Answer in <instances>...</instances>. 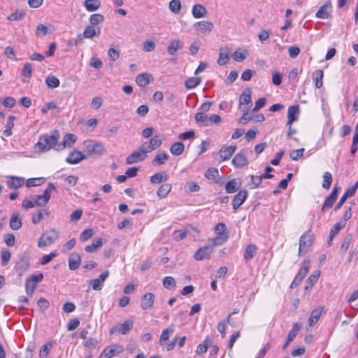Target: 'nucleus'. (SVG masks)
Segmentation results:
<instances>
[{
	"label": "nucleus",
	"instance_id": "obj_1",
	"mask_svg": "<svg viewBox=\"0 0 358 358\" xmlns=\"http://www.w3.org/2000/svg\"><path fill=\"white\" fill-rule=\"evenodd\" d=\"M59 136V132L57 130H55L51 135H43L39 138V141L35 145V147L38 148L41 152H44L51 149L57 151Z\"/></svg>",
	"mask_w": 358,
	"mask_h": 358
},
{
	"label": "nucleus",
	"instance_id": "obj_2",
	"mask_svg": "<svg viewBox=\"0 0 358 358\" xmlns=\"http://www.w3.org/2000/svg\"><path fill=\"white\" fill-rule=\"evenodd\" d=\"M59 237L57 230L52 229L44 232L38 241L39 248H44L53 244Z\"/></svg>",
	"mask_w": 358,
	"mask_h": 358
},
{
	"label": "nucleus",
	"instance_id": "obj_3",
	"mask_svg": "<svg viewBox=\"0 0 358 358\" xmlns=\"http://www.w3.org/2000/svg\"><path fill=\"white\" fill-rule=\"evenodd\" d=\"M83 146L89 155H101L106 152V148L101 143L94 140H86L83 142Z\"/></svg>",
	"mask_w": 358,
	"mask_h": 358
},
{
	"label": "nucleus",
	"instance_id": "obj_4",
	"mask_svg": "<svg viewBox=\"0 0 358 358\" xmlns=\"http://www.w3.org/2000/svg\"><path fill=\"white\" fill-rule=\"evenodd\" d=\"M313 243V234L311 231H306L299 239V256L304 255L308 252Z\"/></svg>",
	"mask_w": 358,
	"mask_h": 358
},
{
	"label": "nucleus",
	"instance_id": "obj_5",
	"mask_svg": "<svg viewBox=\"0 0 358 358\" xmlns=\"http://www.w3.org/2000/svg\"><path fill=\"white\" fill-rule=\"evenodd\" d=\"M148 153V152L141 144L137 150H134L131 154L127 156L126 158V164L130 165L142 162L147 158Z\"/></svg>",
	"mask_w": 358,
	"mask_h": 358
},
{
	"label": "nucleus",
	"instance_id": "obj_6",
	"mask_svg": "<svg viewBox=\"0 0 358 358\" xmlns=\"http://www.w3.org/2000/svg\"><path fill=\"white\" fill-rule=\"evenodd\" d=\"M194 29L203 34H209L214 28V24L210 21H199L194 24Z\"/></svg>",
	"mask_w": 358,
	"mask_h": 358
},
{
	"label": "nucleus",
	"instance_id": "obj_7",
	"mask_svg": "<svg viewBox=\"0 0 358 358\" xmlns=\"http://www.w3.org/2000/svg\"><path fill=\"white\" fill-rule=\"evenodd\" d=\"M213 252V246L206 245L198 249L194 253V257L198 261L209 259Z\"/></svg>",
	"mask_w": 358,
	"mask_h": 358
},
{
	"label": "nucleus",
	"instance_id": "obj_8",
	"mask_svg": "<svg viewBox=\"0 0 358 358\" xmlns=\"http://www.w3.org/2000/svg\"><path fill=\"white\" fill-rule=\"evenodd\" d=\"M109 275L108 271H105L101 273L96 279L90 281V285L94 290H101L103 287L104 281Z\"/></svg>",
	"mask_w": 358,
	"mask_h": 358
},
{
	"label": "nucleus",
	"instance_id": "obj_9",
	"mask_svg": "<svg viewBox=\"0 0 358 358\" xmlns=\"http://www.w3.org/2000/svg\"><path fill=\"white\" fill-rule=\"evenodd\" d=\"M338 190L339 188L335 187L333 189L331 193L325 199L321 209L322 212H324L325 210H328L329 208L333 206L334 203H335L337 199Z\"/></svg>",
	"mask_w": 358,
	"mask_h": 358
},
{
	"label": "nucleus",
	"instance_id": "obj_10",
	"mask_svg": "<svg viewBox=\"0 0 358 358\" xmlns=\"http://www.w3.org/2000/svg\"><path fill=\"white\" fill-rule=\"evenodd\" d=\"M232 164L236 168H241L248 164L246 151L242 150L237 153L232 159Z\"/></svg>",
	"mask_w": 358,
	"mask_h": 358
},
{
	"label": "nucleus",
	"instance_id": "obj_11",
	"mask_svg": "<svg viewBox=\"0 0 358 358\" xmlns=\"http://www.w3.org/2000/svg\"><path fill=\"white\" fill-rule=\"evenodd\" d=\"M87 159V156L83 155L80 151L73 150L66 159V162L70 164H76L82 160Z\"/></svg>",
	"mask_w": 358,
	"mask_h": 358
},
{
	"label": "nucleus",
	"instance_id": "obj_12",
	"mask_svg": "<svg viewBox=\"0 0 358 358\" xmlns=\"http://www.w3.org/2000/svg\"><path fill=\"white\" fill-rule=\"evenodd\" d=\"M76 136L73 134H66L63 138L62 142L57 145V151L63 150L65 148H71L76 141Z\"/></svg>",
	"mask_w": 358,
	"mask_h": 358
},
{
	"label": "nucleus",
	"instance_id": "obj_13",
	"mask_svg": "<svg viewBox=\"0 0 358 358\" xmlns=\"http://www.w3.org/2000/svg\"><path fill=\"white\" fill-rule=\"evenodd\" d=\"M162 144V139L159 136H155L149 141H145L142 145L144 148L149 152L159 148Z\"/></svg>",
	"mask_w": 358,
	"mask_h": 358
},
{
	"label": "nucleus",
	"instance_id": "obj_14",
	"mask_svg": "<svg viewBox=\"0 0 358 358\" xmlns=\"http://www.w3.org/2000/svg\"><path fill=\"white\" fill-rule=\"evenodd\" d=\"M248 196L246 190H240L234 197L232 201L233 209L236 210L244 203Z\"/></svg>",
	"mask_w": 358,
	"mask_h": 358
},
{
	"label": "nucleus",
	"instance_id": "obj_15",
	"mask_svg": "<svg viewBox=\"0 0 358 358\" xmlns=\"http://www.w3.org/2000/svg\"><path fill=\"white\" fill-rule=\"evenodd\" d=\"M25 182V179L22 177L10 176L8 177L6 182L9 189H15L22 187Z\"/></svg>",
	"mask_w": 358,
	"mask_h": 358
},
{
	"label": "nucleus",
	"instance_id": "obj_16",
	"mask_svg": "<svg viewBox=\"0 0 358 358\" xmlns=\"http://www.w3.org/2000/svg\"><path fill=\"white\" fill-rule=\"evenodd\" d=\"M299 115V105H293L289 107L287 113V125H291L294 121L297 120Z\"/></svg>",
	"mask_w": 358,
	"mask_h": 358
},
{
	"label": "nucleus",
	"instance_id": "obj_17",
	"mask_svg": "<svg viewBox=\"0 0 358 358\" xmlns=\"http://www.w3.org/2000/svg\"><path fill=\"white\" fill-rule=\"evenodd\" d=\"M230 55L231 51L228 47L225 46L220 48L217 64L220 66L227 64L229 61Z\"/></svg>",
	"mask_w": 358,
	"mask_h": 358
},
{
	"label": "nucleus",
	"instance_id": "obj_18",
	"mask_svg": "<svg viewBox=\"0 0 358 358\" xmlns=\"http://www.w3.org/2000/svg\"><path fill=\"white\" fill-rule=\"evenodd\" d=\"M69 267L70 270L78 269L81 263V257L77 252H72L69 257Z\"/></svg>",
	"mask_w": 358,
	"mask_h": 358
},
{
	"label": "nucleus",
	"instance_id": "obj_19",
	"mask_svg": "<svg viewBox=\"0 0 358 358\" xmlns=\"http://www.w3.org/2000/svg\"><path fill=\"white\" fill-rule=\"evenodd\" d=\"M236 150V145L224 146L220 150V157L222 161L228 160Z\"/></svg>",
	"mask_w": 358,
	"mask_h": 358
},
{
	"label": "nucleus",
	"instance_id": "obj_20",
	"mask_svg": "<svg viewBox=\"0 0 358 358\" xmlns=\"http://www.w3.org/2000/svg\"><path fill=\"white\" fill-rule=\"evenodd\" d=\"M123 352V347L121 345H115L113 348L108 350L105 348L99 358H111L116 354L118 355Z\"/></svg>",
	"mask_w": 358,
	"mask_h": 358
},
{
	"label": "nucleus",
	"instance_id": "obj_21",
	"mask_svg": "<svg viewBox=\"0 0 358 358\" xmlns=\"http://www.w3.org/2000/svg\"><path fill=\"white\" fill-rule=\"evenodd\" d=\"M101 29L99 27L88 25L85 27L83 31V36L86 38H92L94 36L100 35Z\"/></svg>",
	"mask_w": 358,
	"mask_h": 358
},
{
	"label": "nucleus",
	"instance_id": "obj_22",
	"mask_svg": "<svg viewBox=\"0 0 358 358\" xmlns=\"http://www.w3.org/2000/svg\"><path fill=\"white\" fill-rule=\"evenodd\" d=\"M155 295L152 293L148 292L145 294L141 299V308L143 310H147L152 307L154 303Z\"/></svg>",
	"mask_w": 358,
	"mask_h": 358
},
{
	"label": "nucleus",
	"instance_id": "obj_23",
	"mask_svg": "<svg viewBox=\"0 0 358 358\" xmlns=\"http://www.w3.org/2000/svg\"><path fill=\"white\" fill-rule=\"evenodd\" d=\"M331 4L329 1L325 3L317 11L315 16L320 19H327L330 16Z\"/></svg>",
	"mask_w": 358,
	"mask_h": 358
},
{
	"label": "nucleus",
	"instance_id": "obj_24",
	"mask_svg": "<svg viewBox=\"0 0 358 358\" xmlns=\"http://www.w3.org/2000/svg\"><path fill=\"white\" fill-rule=\"evenodd\" d=\"M22 218L20 217L19 213L14 212L12 213L10 220V227L13 230H18L22 227Z\"/></svg>",
	"mask_w": 358,
	"mask_h": 358
},
{
	"label": "nucleus",
	"instance_id": "obj_25",
	"mask_svg": "<svg viewBox=\"0 0 358 358\" xmlns=\"http://www.w3.org/2000/svg\"><path fill=\"white\" fill-rule=\"evenodd\" d=\"M323 311V307L319 306L315 308L310 313V317L308 319V324L309 326H313L316 324L320 317H321Z\"/></svg>",
	"mask_w": 358,
	"mask_h": 358
},
{
	"label": "nucleus",
	"instance_id": "obj_26",
	"mask_svg": "<svg viewBox=\"0 0 358 358\" xmlns=\"http://www.w3.org/2000/svg\"><path fill=\"white\" fill-rule=\"evenodd\" d=\"M252 91L250 88L244 90L239 98V108H241L242 105H248L252 103L251 98Z\"/></svg>",
	"mask_w": 358,
	"mask_h": 358
},
{
	"label": "nucleus",
	"instance_id": "obj_27",
	"mask_svg": "<svg viewBox=\"0 0 358 358\" xmlns=\"http://www.w3.org/2000/svg\"><path fill=\"white\" fill-rule=\"evenodd\" d=\"M152 80V77L149 73H141L136 76V83L140 87L147 86Z\"/></svg>",
	"mask_w": 358,
	"mask_h": 358
},
{
	"label": "nucleus",
	"instance_id": "obj_28",
	"mask_svg": "<svg viewBox=\"0 0 358 358\" xmlns=\"http://www.w3.org/2000/svg\"><path fill=\"white\" fill-rule=\"evenodd\" d=\"M43 275L42 273H38L36 275H32L29 276L25 282V289L27 294H29V286L31 283H34L36 285L38 282H40L43 280Z\"/></svg>",
	"mask_w": 358,
	"mask_h": 358
},
{
	"label": "nucleus",
	"instance_id": "obj_29",
	"mask_svg": "<svg viewBox=\"0 0 358 358\" xmlns=\"http://www.w3.org/2000/svg\"><path fill=\"white\" fill-rule=\"evenodd\" d=\"M263 178H268V165L266 166V167L264 168V172L261 176H251V181L253 185V188L259 187Z\"/></svg>",
	"mask_w": 358,
	"mask_h": 358
},
{
	"label": "nucleus",
	"instance_id": "obj_30",
	"mask_svg": "<svg viewBox=\"0 0 358 358\" xmlns=\"http://www.w3.org/2000/svg\"><path fill=\"white\" fill-rule=\"evenodd\" d=\"M174 333L173 324L169 325L166 329L163 330L159 338V343L163 345L169 341L170 336Z\"/></svg>",
	"mask_w": 358,
	"mask_h": 358
},
{
	"label": "nucleus",
	"instance_id": "obj_31",
	"mask_svg": "<svg viewBox=\"0 0 358 358\" xmlns=\"http://www.w3.org/2000/svg\"><path fill=\"white\" fill-rule=\"evenodd\" d=\"M182 48V43L179 40H172L167 47V52L170 55H174L176 52Z\"/></svg>",
	"mask_w": 358,
	"mask_h": 358
},
{
	"label": "nucleus",
	"instance_id": "obj_32",
	"mask_svg": "<svg viewBox=\"0 0 358 358\" xmlns=\"http://www.w3.org/2000/svg\"><path fill=\"white\" fill-rule=\"evenodd\" d=\"M172 188L171 184H162L157 191V195L159 199H164L167 196Z\"/></svg>",
	"mask_w": 358,
	"mask_h": 358
},
{
	"label": "nucleus",
	"instance_id": "obj_33",
	"mask_svg": "<svg viewBox=\"0 0 358 358\" xmlns=\"http://www.w3.org/2000/svg\"><path fill=\"white\" fill-rule=\"evenodd\" d=\"M257 248L254 244H249L246 246L244 252V259L246 261L252 259L257 254Z\"/></svg>",
	"mask_w": 358,
	"mask_h": 358
},
{
	"label": "nucleus",
	"instance_id": "obj_34",
	"mask_svg": "<svg viewBox=\"0 0 358 358\" xmlns=\"http://www.w3.org/2000/svg\"><path fill=\"white\" fill-rule=\"evenodd\" d=\"M192 15L195 18H201L206 16L207 10L202 5L196 4L192 8Z\"/></svg>",
	"mask_w": 358,
	"mask_h": 358
},
{
	"label": "nucleus",
	"instance_id": "obj_35",
	"mask_svg": "<svg viewBox=\"0 0 358 358\" xmlns=\"http://www.w3.org/2000/svg\"><path fill=\"white\" fill-rule=\"evenodd\" d=\"M185 150V145L181 142L173 143L170 148L171 153L174 156H179L182 154Z\"/></svg>",
	"mask_w": 358,
	"mask_h": 358
},
{
	"label": "nucleus",
	"instance_id": "obj_36",
	"mask_svg": "<svg viewBox=\"0 0 358 358\" xmlns=\"http://www.w3.org/2000/svg\"><path fill=\"white\" fill-rule=\"evenodd\" d=\"M15 120V117L13 115H10L6 122V129L3 131V135L6 137H9L13 134L12 129L14 127V120Z\"/></svg>",
	"mask_w": 358,
	"mask_h": 358
},
{
	"label": "nucleus",
	"instance_id": "obj_37",
	"mask_svg": "<svg viewBox=\"0 0 358 358\" xmlns=\"http://www.w3.org/2000/svg\"><path fill=\"white\" fill-rule=\"evenodd\" d=\"M103 245V240L101 238H95L91 245H87L85 248V250L87 252H94L99 248H101Z\"/></svg>",
	"mask_w": 358,
	"mask_h": 358
},
{
	"label": "nucleus",
	"instance_id": "obj_38",
	"mask_svg": "<svg viewBox=\"0 0 358 358\" xmlns=\"http://www.w3.org/2000/svg\"><path fill=\"white\" fill-rule=\"evenodd\" d=\"M323 76H324L323 71L321 69H317L313 72V78L315 82V85L317 88H320L322 87Z\"/></svg>",
	"mask_w": 358,
	"mask_h": 358
},
{
	"label": "nucleus",
	"instance_id": "obj_39",
	"mask_svg": "<svg viewBox=\"0 0 358 358\" xmlns=\"http://www.w3.org/2000/svg\"><path fill=\"white\" fill-rule=\"evenodd\" d=\"M310 264V259H306L303 261V265L301 267V268L299 269L296 275L303 280L309 271Z\"/></svg>",
	"mask_w": 358,
	"mask_h": 358
},
{
	"label": "nucleus",
	"instance_id": "obj_40",
	"mask_svg": "<svg viewBox=\"0 0 358 358\" xmlns=\"http://www.w3.org/2000/svg\"><path fill=\"white\" fill-rule=\"evenodd\" d=\"M167 178L168 176L166 173L159 172L152 175L150 178V181L152 184H159L162 181H166Z\"/></svg>",
	"mask_w": 358,
	"mask_h": 358
},
{
	"label": "nucleus",
	"instance_id": "obj_41",
	"mask_svg": "<svg viewBox=\"0 0 358 358\" xmlns=\"http://www.w3.org/2000/svg\"><path fill=\"white\" fill-rule=\"evenodd\" d=\"M239 187L240 185L236 179L230 180L225 185L226 192L229 194L236 192Z\"/></svg>",
	"mask_w": 358,
	"mask_h": 358
},
{
	"label": "nucleus",
	"instance_id": "obj_42",
	"mask_svg": "<svg viewBox=\"0 0 358 358\" xmlns=\"http://www.w3.org/2000/svg\"><path fill=\"white\" fill-rule=\"evenodd\" d=\"M228 238V235H217L211 239L212 244L208 246H213V250H214L215 246L224 244L227 241Z\"/></svg>",
	"mask_w": 358,
	"mask_h": 358
},
{
	"label": "nucleus",
	"instance_id": "obj_43",
	"mask_svg": "<svg viewBox=\"0 0 358 358\" xmlns=\"http://www.w3.org/2000/svg\"><path fill=\"white\" fill-rule=\"evenodd\" d=\"M169 159V155L164 152L158 154L155 156V157L153 159L152 163L154 166H159L162 165L166 163V162Z\"/></svg>",
	"mask_w": 358,
	"mask_h": 358
},
{
	"label": "nucleus",
	"instance_id": "obj_44",
	"mask_svg": "<svg viewBox=\"0 0 358 358\" xmlns=\"http://www.w3.org/2000/svg\"><path fill=\"white\" fill-rule=\"evenodd\" d=\"M201 82V79L199 77H191L189 78L185 83V86L187 89H194L198 86Z\"/></svg>",
	"mask_w": 358,
	"mask_h": 358
},
{
	"label": "nucleus",
	"instance_id": "obj_45",
	"mask_svg": "<svg viewBox=\"0 0 358 358\" xmlns=\"http://www.w3.org/2000/svg\"><path fill=\"white\" fill-rule=\"evenodd\" d=\"M231 315H229L227 320L220 321L217 324V331L221 334L222 337L224 338L226 335V326L227 324H230Z\"/></svg>",
	"mask_w": 358,
	"mask_h": 358
},
{
	"label": "nucleus",
	"instance_id": "obj_46",
	"mask_svg": "<svg viewBox=\"0 0 358 358\" xmlns=\"http://www.w3.org/2000/svg\"><path fill=\"white\" fill-rule=\"evenodd\" d=\"M11 257L10 252L8 249L3 248L1 251V265L2 266H6L8 262H10Z\"/></svg>",
	"mask_w": 358,
	"mask_h": 358
},
{
	"label": "nucleus",
	"instance_id": "obj_47",
	"mask_svg": "<svg viewBox=\"0 0 358 358\" xmlns=\"http://www.w3.org/2000/svg\"><path fill=\"white\" fill-rule=\"evenodd\" d=\"M45 83L50 88H56L59 86L60 81L57 77L50 76L45 78Z\"/></svg>",
	"mask_w": 358,
	"mask_h": 358
},
{
	"label": "nucleus",
	"instance_id": "obj_48",
	"mask_svg": "<svg viewBox=\"0 0 358 358\" xmlns=\"http://www.w3.org/2000/svg\"><path fill=\"white\" fill-rule=\"evenodd\" d=\"M134 323L131 320L124 321L120 327H119L120 332L122 334H127L132 328Z\"/></svg>",
	"mask_w": 358,
	"mask_h": 358
},
{
	"label": "nucleus",
	"instance_id": "obj_49",
	"mask_svg": "<svg viewBox=\"0 0 358 358\" xmlns=\"http://www.w3.org/2000/svg\"><path fill=\"white\" fill-rule=\"evenodd\" d=\"M25 13L22 10H17L7 17V20L10 21H18L24 17Z\"/></svg>",
	"mask_w": 358,
	"mask_h": 358
},
{
	"label": "nucleus",
	"instance_id": "obj_50",
	"mask_svg": "<svg viewBox=\"0 0 358 358\" xmlns=\"http://www.w3.org/2000/svg\"><path fill=\"white\" fill-rule=\"evenodd\" d=\"M332 182V176L329 172H325L323 175L322 187L329 189Z\"/></svg>",
	"mask_w": 358,
	"mask_h": 358
},
{
	"label": "nucleus",
	"instance_id": "obj_51",
	"mask_svg": "<svg viewBox=\"0 0 358 358\" xmlns=\"http://www.w3.org/2000/svg\"><path fill=\"white\" fill-rule=\"evenodd\" d=\"M300 328H301V325L299 324L294 323L293 324L292 329L290 330V331L288 334L287 338H288L289 341H292L294 339V338L298 334V333L300 330Z\"/></svg>",
	"mask_w": 358,
	"mask_h": 358
},
{
	"label": "nucleus",
	"instance_id": "obj_52",
	"mask_svg": "<svg viewBox=\"0 0 358 358\" xmlns=\"http://www.w3.org/2000/svg\"><path fill=\"white\" fill-rule=\"evenodd\" d=\"M100 5V1H84V6L89 12L96 10Z\"/></svg>",
	"mask_w": 358,
	"mask_h": 358
},
{
	"label": "nucleus",
	"instance_id": "obj_53",
	"mask_svg": "<svg viewBox=\"0 0 358 358\" xmlns=\"http://www.w3.org/2000/svg\"><path fill=\"white\" fill-rule=\"evenodd\" d=\"M104 20V17L101 14L96 13L91 15L90 17V22L91 25L96 26L98 24L102 22Z\"/></svg>",
	"mask_w": 358,
	"mask_h": 358
},
{
	"label": "nucleus",
	"instance_id": "obj_54",
	"mask_svg": "<svg viewBox=\"0 0 358 358\" xmlns=\"http://www.w3.org/2000/svg\"><path fill=\"white\" fill-rule=\"evenodd\" d=\"M21 74L25 78H30L32 75V64L26 63L22 67Z\"/></svg>",
	"mask_w": 358,
	"mask_h": 358
},
{
	"label": "nucleus",
	"instance_id": "obj_55",
	"mask_svg": "<svg viewBox=\"0 0 358 358\" xmlns=\"http://www.w3.org/2000/svg\"><path fill=\"white\" fill-rule=\"evenodd\" d=\"M248 51L244 50L243 51L236 50L232 57L233 59L236 62H243L247 57Z\"/></svg>",
	"mask_w": 358,
	"mask_h": 358
},
{
	"label": "nucleus",
	"instance_id": "obj_56",
	"mask_svg": "<svg viewBox=\"0 0 358 358\" xmlns=\"http://www.w3.org/2000/svg\"><path fill=\"white\" fill-rule=\"evenodd\" d=\"M352 236L351 234H347L344 239H343V242L341 245V249L343 252H346L349 247H350V243H352Z\"/></svg>",
	"mask_w": 358,
	"mask_h": 358
},
{
	"label": "nucleus",
	"instance_id": "obj_57",
	"mask_svg": "<svg viewBox=\"0 0 358 358\" xmlns=\"http://www.w3.org/2000/svg\"><path fill=\"white\" fill-rule=\"evenodd\" d=\"M55 189V185L52 183H49L47 188L44 190L42 196L48 203L50 196H51V192Z\"/></svg>",
	"mask_w": 358,
	"mask_h": 358
},
{
	"label": "nucleus",
	"instance_id": "obj_58",
	"mask_svg": "<svg viewBox=\"0 0 358 358\" xmlns=\"http://www.w3.org/2000/svg\"><path fill=\"white\" fill-rule=\"evenodd\" d=\"M52 348V343H48L43 345L39 352V357L41 358H46L49 354L50 350Z\"/></svg>",
	"mask_w": 358,
	"mask_h": 358
},
{
	"label": "nucleus",
	"instance_id": "obj_59",
	"mask_svg": "<svg viewBox=\"0 0 358 358\" xmlns=\"http://www.w3.org/2000/svg\"><path fill=\"white\" fill-rule=\"evenodd\" d=\"M163 285L166 289L175 287H176L175 279L171 276L164 277L163 279Z\"/></svg>",
	"mask_w": 358,
	"mask_h": 358
},
{
	"label": "nucleus",
	"instance_id": "obj_60",
	"mask_svg": "<svg viewBox=\"0 0 358 358\" xmlns=\"http://www.w3.org/2000/svg\"><path fill=\"white\" fill-rule=\"evenodd\" d=\"M48 27L43 24H40L36 27V35L38 37L44 36L48 34Z\"/></svg>",
	"mask_w": 358,
	"mask_h": 358
},
{
	"label": "nucleus",
	"instance_id": "obj_61",
	"mask_svg": "<svg viewBox=\"0 0 358 358\" xmlns=\"http://www.w3.org/2000/svg\"><path fill=\"white\" fill-rule=\"evenodd\" d=\"M57 256V253L56 252H53L50 253L49 255H45L42 257L40 260V263L43 265L48 264L52 259Z\"/></svg>",
	"mask_w": 358,
	"mask_h": 358
},
{
	"label": "nucleus",
	"instance_id": "obj_62",
	"mask_svg": "<svg viewBox=\"0 0 358 358\" xmlns=\"http://www.w3.org/2000/svg\"><path fill=\"white\" fill-rule=\"evenodd\" d=\"M94 234L93 229L91 228L85 229L80 235V239L85 241L90 238Z\"/></svg>",
	"mask_w": 358,
	"mask_h": 358
},
{
	"label": "nucleus",
	"instance_id": "obj_63",
	"mask_svg": "<svg viewBox=\"0 0 358 358\" xmlns=\"http://www.w3.org/2000/svg\"><path fill=\"white\" fill-rule=\"evenodd\" d=\"M303 152H304L303 148L294 150L291 151V152L289 154V157L292 160L296 161L303 156Z\"/></svg>",
	"mask_w": 358,
	"mask_h": 358
},
{
	"label": "nucleus",
	"instance_id": "obj_64",
	"mask_svg": "<svg viewBox=\"0 0 358 358\" xmlns=\"http://www.w3.org/2000/svg\"><path fill=\"white\" fill-rule=\"evenodd\" d=\"M218 171L217 169L215 168H210L208 169L205 173V176L208 179H212L215 180L217 177L218 176Z\"/></svg>",
	"mask_w": 358,
	"mask_h": 358
}]
</instances>
